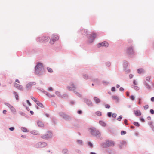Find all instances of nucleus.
Returning <instances> with one entry per match:
<instances>
[{
    "mask_svg": "<svg viewBox=\"0 0 154 154\" xmlns=\"http://www.w3.org/2000/svg\"><path fill=\"white\" fill-rule=\"evenodd\" d=\"M16 82L18 83H20V81H19V80L17 79L16 81H15Z\"/></svg>",
    "mask_w": 154,
    "mask_h": 154,
    "instance_id": "53",
    "label": "nucleus"
},
{
    "mask_svg": "<svg viewBox=\"0 0 154 154\" xmlns=\"http://www.w3.org/2000/svg\"><path fill=\"white\" fill-rule=\"evenodd\" d=\"M27 103L29 104V106H31V104L29 102V101L28 100H27Z\"/></svg>",
    "mask_w": 154,
    "mask_h": 154,
    "instance_id": "44",
    "label": "nucleus"
},
{
    "mask_svg": "<svg viewBox=\"0 0 154 154\" xmlns=\"http://www.w3.org/2000/svg\"><path fill=\"white\" fill-rule=\"evenodd\" d=\"M32 85L30 83H29L27 84L26 86V88L28 90L31 87Z\"/></svg>",
    "mask_w": 154,
    "mask_h": 154,
    "instance_id": "23",
    "label": "nucleus"
},
{
    "mask_svg": "<svg viewBox=\"0 0 154 154\" xmlns=\"http://www.w3.org/2000/svg\"><path fill=\"white\" fill-rule=\"evenodd\" d=\"M149 107V106L148 105H146L144 106V108L145 110L147 109Z\"/></svg>",
    "mask_w": 154,
    "mask_h": 154,
    "instance_id": "35",
    "label": "nucleus"
},
{
    "mask_svg": "<svg viewBox=\"0 0 154 154\" xmlns=\"http://www.w3.org/2000/svg\"><path fill=\"white\" fill-rule=\"evenodd\" d=\"M82 113V111L81 110H79L78 111V113L79 114H81Z\"/></svg>",
    "mask_w": 154,
    "mask_h": 154,
    "instance_id": "49",
    "label": "nucleus"
},
{
    "mask_svg": "<svg viewBox=\"0 0 154 154\" xmlns=\"http://www.w3.org/2000/svg\"><path fill=\"white\" fill-rule=\"evenodd\" d=\"M92 85L93 86L94 85V84H92Z\"/></svg>",
    "mask_w": 154,
    "mask_h": 154,
    "instance_id": "64",
    "label": "nucleus"
},
{
    "mask_svg": "<svg viewBox=\"0 0 154 154\" xmlns=\"http://www.w3.org/2000/svg\"><path fill=\"white\" fill-rule=\"evenodd\" d=\"M112 113L111 112H109L108 113V116L109 117H110L111 116Z\"/></svg>",
    "mask_w": 154,
    "mask_h": 154,
    "instance_id": "42",
    "label": "nucleus"
},
{
    "mask_svg": "<svg viewBox=\"0 0 154 154\" xmlns=\"http://www.w3.org/2000/svg\"><path fill=\"white\" fill-rule=\"evenodd\" d=\"M126 133V132L124 131H122L121 132V134L122 135H123L125 134Z\"/></svg>",
    "mask_w": 154,
    "mask_h": 154,
    "instance_id": "36",
    "label": "nucleus"
},
{
    "mask_svg": "<svg viewBox=\"0 0 154 154\" xmlns=\"http://www.w3.org/2000/svg\"><path fill=\"white\" fill-rule=\"evenodd\" d=\"M127 120L126 119H125L124 121V122L125 123L126 125H128V123H127Z\"/></svg>",
    "mask_w": 154,
    "mask_h": 154,
    "instance_id": "45",
    "label": "nucleus"
},
{
    "mask_svg": "<svg viewBox=\"0 0 154 154\" xmlns=\"http://www.w3.org/2000/svg\"><path fill=\"white\" fill-rule=\"evenodd\" d=\"M96 115H97V116H101L102 113L100 111H97L96 112Z\"/></svg>",
    "mask_w": 154,
    "mask_h": 154,
    "instance_id": "27",
    "label": "nucleus"
},
{
    "mask_svg": "<svg viewBox=\"0 0 154 154\" xmlns=\"http://www.w3.org/2000/svg\"><path fill=\"white\" fill-rule=\"evenodd\" d=\"M7 106L12 110L15 111V109L14 107L11 105L8 104Z\"/></svg>",
    "mask_w": 154,
    "mask_h": 154,
    "instance_id": "25",
    "label": "nucleus"
},
{
    "mask_svg": "<svg viewBox=\"0 0 154 154\" xmlns=\"http://www.w3.org/2000/svg\"><path fill=\"white\" fill-rule=\"evenodd\" d=\"M151 79L150 76H147L146 77L145 80L143 82L144 85L148 89H150L151 88L150 86L148 84V83L150 82L151 81Z\"/></svg>",
    "mask_w": 154,
    "mask_h": 154,
    "instance_id": "2",
    "label": "nucleus"
},
{
    "mask_svg": "<svg viewBox=\"0 0 154 154\" xmlns=\"http://www.w3.org/2000/svg\"><path fill=\"white\" fill-rule=\"evenodd\" d=\"M71 87H68V88L70 91H73L75 88L74 85L73 84H72L71 85Z\"/></svg>",
    "mask_w": 154,
    "mask_h": 154,
    "instance_id": "12",
    "label": "nucleus"
},
{
    "mask_svg": "<svg viewBox=\"0 0 154 154\" xmlns=\"http://www.w3.org/2000/svg\"><path fill=\"white\" fill-rule=\"evenodd\" d=\"M150 112L152 114H154V111L153 109H151L150 110Z\"/></svg>",
    "mask_w": 154,
    "mask_h": 154,
    "instance_id": "41",
    "label": "nucleus"
},
{
    "mask_svg": "<svg viewBox=\"0 0 154 154\" xmlns=\"http://www.w3.org/2000/svg\"><path fill=\"white\" fill-rule=\"evenodd\" d=\"M119 90L121 91H123L124 90V89L122 87H120V89H119Z\"/></svg>",
    "mask_w": 154,
    "mask_h": 154,
    "instance_id": "47",
    "label": "nucleus"
},
{
    "mask_svg": "<svg viewBox=\"0 0 154 154\" xmlns=\"http://www.w3.org/2000/svg\"><path fill=\"white\" fill-rule=\"evenodd\" d=\"M141 100V99L139 98V102H138V103H139V104H141V102H140V101Z\"/></svg>",
    "mask_w": 154,
    "mask_h": 154,
    "instance_id": "54",
    "label": "nucleus"
},
{
    "mask_svg": "<svg viewBox=\"0 0 154 154\" xmlns=\"http://www.w3.org/2000/svg\"><path fill=\"white\" fill-rule=\"evenodd\" d=\"M89 130L90 133L93 135L96 136L100 134L99 131L94 128H90Z\"/></svg>",
    "mask_w": 154,
    "mask_h": 154,
    "instance_id": "3",
    "label": "nucleus"
},
{
    "mask_svg": "<svg viewBox=\"0 0 154 154\" xmlns=\"http://www.w3.org/2000/svg\"><path fill=\"white\" fill-rule=\"evenodd\" d=\"M112 99L115 100L116 102H118L119 101V98L117 96H113L112 97Z\"/></svg>",
    "mask_w": 154,
    "mask_h": 154,
    "instance_id": "21",
    "label": "nucleus"
},
{
    "mask_svg": "<svg viewBox=\"0 0 154 154\" xmlns=\"http://www.w3.org/2000/svg\"><path fill=\"white\" fill-rule=\"evenodd\" d=\"M84 78L85 79H87L88 78V76L87 75H84Z\"/></svg>",
    "mask_w": 154,
    "mask_h": 154,
    "instance_id": "50",
    "label": "nucleus"
},
{
    "mask_svg": "<svg viewBox=\"0 0 154 154\" xmlns=\"http://www.w3.org/2000/svg\"><path fill=\"white\" fill-rule=\"evenodd\" d=\"M94 100L95 102L97 103H99L100 102V100L97 97H94Z\"/></svg>",
    "mask_w": 154,
    "mask_h": 154,
    "instance_id": "18",
    "label": "nucleus"
},
{
    "mask_svg": "<svg viewBox=\"0 0 154 154\" xmlns=\"http://www.w3.org/2000/svg\"><path fill=\"white\" fill-rule=\"evenodd\" d=\"M114 142L111 140H106L105 144H103V146L104 147H107L110 146H114Z\"/></svg>",
    "mask_w": 154,
    "mask_h": 154,
    "instance_id": "4",
    "label": "nucleus"
},
{
    "mask_svg": "<svg viewBox=\"0 0 154 154\" xmlns=\"http://www.w3.org/2000/svg\"><path fill=\"white\" fill-rule=\"evenodd\" d=\"M59 39V37L57 35L53 36L50 40V42L51 44H53L54 42L57 41Z\"/></svg>",
    "mask_w": 154,
    "mask_h": 154,
    "instance_id": "8",
    "label": "nucleus"
},
{
    "mask_svg": "<svg viewBox=\"0 0 154 154\" xmlns=\"http://www.w3.org/2000/svg\"><path fill=\"white\" fill-rule=\"evenodd\" d=\"M78 142L80 144H82V141L81 140L78 141Z\"/></svg>",
    "mask_w": 154,
    "mask_h": 154,
    "instance_id": "55",
    "label": "nucleus"
},
{
    "mask_svg": "<svg viewBox=\"0 0 154 154\" xmlns=\"http://www.w3.org/2000/svg\"><path fill=\"white\" fill-rule=\"evenodd\" d=\"M96 36V35L94 33H92L89 37V42L90 43L92 42Z\"/></svg>",
    "mask_w": 154,
    "mask_h": 154,
    "instance_id": "5",
    "label": "nucleus"
},
{
    "mask_svg": "<svg viewBox=\"0 0 154 154\" xmlns=\"http://www.w3.org/2000/svg\"><path fill=\"white\" fill-rule=\"evenodd\" d=\"M52 136V133L50 131H48L45 135L42 136L41 137L43 139H48L51 137Z\"/></svg>",
    "mask_w": 154,
    "mask_h": 154,
    "instance_id": "6",
    "label": "nucleus"
},
{
    "mask_svg": "<svg viewBox=\"0 0 154 154\" xmlns=\"http://www.w3.org/2000/svg\"><path fill=\"white\" fill-rule=\"evenodd\" d=\"M117 116V114L116 113H113L112 115V117L115 118Z\"/></svg>",
    "mask_w": 154,
    "mask_h": 154,
    "instance_id": "38",
    "label": "nucleus"
},
{
    "mask_svg": "<svg viewBox=\"0 0 154 154\" xmlns=\"http://www.w3.org/2000/svg\"><path fill=\"white\" fill-rule=\"evenodd\" d=\"M119 86H119V85H116V87H117V88H119Z\"/></svg>",
    "mask_w": 154,
    "mask_h": 154,
    "instance_id": "59",
    "label": "nucleus"
},
{
    "mask_svg": "<svg viewBox=\"0 0 154 154\" xmlns=\"http://www.w3.org/2000/svg\"><path fill=\"white\" fill-rule=\"evenodd\" d=\"M13 93L15 95V97L16 99L17 100H19V96L17 93L15 91H14Z\"/></svg>",
    "mask_w": 154,
    "mask_h": 154,
    "instance_id": "17",
    "label": "nucleus"
},
{
    "mask_svg": "<svg viewBox=\"0 0 154 154\" xmlns=\"http://www.w3.org/2000/svg\"><path fill=\"white\" fill-rule=\"evenodd\" d=\"M108 46L109 44L106 42H104L102 43H100L98 45V47H100L101 46L108 47Z\"/></svg>",
    "mask_w": 154,
    "mask_h": 154,
    "instance_id": "10",
    "label": "nucleus"
},
{
    "mask_svg": "<svg viewBox=\"0 0 154 154\" xmlns=\"http://www.w3.org/2000/svg\"><path fill=\"white\" fill-rule=\"evenodd\" d=\"M47 144L45 142H39L36 145V146L38 147H43L46 146Z\"/></svg>",
    "mask_w": 154,
    "mask_h": 154,
    "instance_id": "9",
    "label": "nucleus"
},
{
    "mask_svg": "<svg viewBox=\"0 0 154 154\" xmlns=\"http://www.w3.org/2000/svg\"><path fill=\"white\" fill-rule=\"evenodd\" d=\"M9 129L11 131H12L14 130V127H11L9 128Z\"/></svg>",
    "mask_w": 154,
    "mask_h": 154,
    "instance_id": "43",
    "label": "nucleus"
},
{
    "mask_svg": "<svg viewBox=\"0 0 154 154\" xmlns=\"http://www.w3.org/2000/svg\"><path fill=\"white\" fill-rule=\"evenodd\" d=\"M50 96L51 97H54V95H51Z\"/></svg>",
    "mask_w": 154,
    "mask_h": 154,
    "instance_id": "62",
    "label": "nucleus"
},
{
    "mask_svg": "<svg viewBox=\"0 0 154 154\" xmlns=\"http://www.w3.org/2000/svg\"><path fill=\"white\" fill-rule=\"evenodd\" d=\"M48 90L49 91H52L53 90V89L52 87H50L48 88Z\"/></svg>",
    "mask_w": 154,
    "mask_h": 154,
    "instance_id": "32",
    "label": "nucleus"
},
{
    "mask_svg": "<svg viewBox=\"0 0 154 154\" xmlns=\"http://www.w3.org/2000/svg\"><path fill=\"white\" fill-rule=\"evenodd\" d=\"M127 95L128 96H129V92H127Z\"/></svg>",
    "mask_w": 154,
    "mask_h": 154,
    "instance_id": "60",
    "label": "nucleus"
},
{
    "mask_svg": "<svg viewBox=\"0 0 154 154\" xmlns=\"http://www.w3.org/2000/svg\"><path fill=\"white\" fill-rule=\"evenodd\" d=\"M7 112V111L6 110H4L3 111V112L4 114H6Z\"/></svg>",
    "mask_w": 154,
    "mask_h": 154,
    "instance_id": "51",
    "label": "nucleus"
},
{
    "mask_svg": "<svg viewBox=\"0 0 154 154\" xmlns=\"http://www.w3.org/2000/svg\"><path fill=\"white\" fill-rule=\"evenodd\" d=\"M100 124L103 126H105L106 125V124L105 122L103 121H100L99 122Z\"/></svg>",
    "mask_w": 154,
    "mask_h": 154,
    "instance_id": "24",
    "label": "nucleus"
},
{
    "mask_svg": "<svg viewBox=\"0 0 154 154\" xmlns=\"http://www.w3.org/2000/svg\"><path fill=\"white\" fill-rule=\"evenodd\" d=\"M31 133L34 135H37L39 134V133L37 131H33L31 132Z\"/></svg>",
    "mask_w": 154,
    "mask_h": 154,
    "instance_id": "19",
    "label": "nucleus"
},
{
    "mask_svg": "<svg viewBox=\"0 0 154 154\" xmlns=\"http://www.w3.org/2000/svg\"><path fill=\"white\" fill-rule=\"evenodd\" d=\"M133 84L134 85H137V83L136 80H134L133 81Z\"/></svg>",
    "mask_w": 154,
    "mask_h": 154,
    "instance_id": "40",
    "label": "nucleus"
},
{
    "mask_svg": "<svg viewBox=\"0 0 154 154\" xmlns=\"http://www.w3.org/2000/svg\"><path fill=\"white\" fill-rule=\"evenodd\" d=\"M50 37H44L40 38L39 41L41 42H45L48 41Z\"/></svg>",
    "mask_w": 154,
    "mask_h": 154,
    "instance_id": "7",
    "label": "nucleus"
},
{
    "mask_svg": "<svg viewBox=\"0 0 154 154\" xmlns=\"http://www.w3.org/2000/svg\"><path fill=\"white\" fill-rule=\"evenodd\" d=\"M135 114L137 116H140L141 115V113L140 111L137 110L134 111Z\"/></svg>",
    "mask_w": 154,
    "mask_h": 154,
    "instance_id": "14",
    "label": "nucleus"
},
{
    "mask_svg": "<svg viewBox=\"0 0 154 154\" xmlns=\"http://www.w3.org/2000/svg\"><path fill=\"white\" fill-rule=\"evenodd\" d=\"M30 113L32 115H33V112L32 111H30Z\"/></svg>",
    "mask_w": 154,
    "mask_h": 154,
    "instance_id": "57",
    "label": "nucleus"
},
{
    "mask_svg": "<svg viewBox=\"0 0 154 154\" xmlns=\"http://www.w3.org/2000/svg\"><path fill=\"white\" fill-rule=\"evenodd\" d=\"M21 137H24V136L22 135V136H21Z\"/></svg>",
    "mask_w": 154,
    "mask_h": 154,
    "instance_id": "63",
    "label": "nucleus"
},
{
    "mask_svg": "<svg viewBox=\"0 0 154 154\" xmlns=\"http://www.w3.org/2000/svg\"><path fill=\"white\" fill-rule=\"evenodd\" d=\"M133 88L136 90H138L139 89V87L138 86H136V85H134V86Z\"/></svg>",
    "mask_w": 154,
    "mask_h": 154,
    "instance_id": "28",
    "label": "nucleus"
},
{
    "mask_svg": "<svg viewBox=\"0 0 154 154\" xmlns=\"http://www.w3.org/2000/svg\"><path fill=\"white\" fill-rule=\"evenodd\" d=\"M137 71L138 73L139 74L142 73L144 72V70L142 68L138 69L137 70Z\"/></svg>",
    "mask_w": 154,
    "mask_h": 154,
    "instance_id": "16",
    "label": "nucleus"
},
{
    "mask_svg": "<svg viewBox=\"0 0 154 154\" xmlns=\"http://www.w3.org/2000/svg\"><path fill=\"white\" fill-rule=\"evenodd\" d=\"M31 98L32 99V100L34 101L36 103L37 101H38V100H37L35 98L33 97H31Z\"/></svg>",
    "mask_w": 154,
    "mask_h": 154,
    "instance_id": "29",
    "label": "nucleus"
},
{
    "mask_svg": "<svg viewBox=\"0 0 154 154\" xmlns=\"http://www.w3.org/2000/svg\"><path fill=\"white\" fill-rule=\"evenodd\" d=\"M47 69L48 70V72H49L50 73H51L53 72V70L51 68H50V67H47Z\"/></svg>",
    "mask_w": 154,
    "mask_h": 154,
    "instance_id": "26",
    "label": "nucleus"
},
{
    "mask_svg": "<svg viewBox=\"0 0 154 154\" xmlns=\"http://www.w3.org/2000/svg\"><path fill=\"white\" fill-rule=\"evenodd\" d=\"M151 100L152 102H154V97H152L151 99Z\"/></svg>",
    "mask_w": 154,
    "mask_h": 154,
    "instance_id": "48",
    "label": "nucleus"
},
{
    "mask_svg": "<svg viewBox=\"0 0 154 154\" xmlns=\"http://www.w3.org/2000/svg\"><path fill=\"white\" fill-rule=\"evenodd\" d=\"M105 107L106 108H109L110 106L109 105L107 104L105 105Z\"/></svg>",
    "mask_w": 154,
    "mask_h": 154,
    "instance_id": "33",
    "label": "nucleus"
},
{
    "mask_svg": "<svg viewBox=\"0 0 154 154\" xmlns=\"http://www.w3.org/2000/svg\"><path fill=\"white\" fill-rule=\"evenodd\" d=\"M21 129L23 131L25 132H27L29 131L25 127H22L21 128Z\"/></svg>",
    "mask_w": 154,
    "mask_h": 154,
    "instance_id": "20",
    "label": "nucleus"
},
{
    "mask_svg": "<svg viewBox=\"0 0 154 154\" xmlns=\"http://www.w3.org/2000/svg\"><path fill=\"white\" fill-rule=\"evenodd\" d=\"M45 94L47 95V96H49L50 95V94H48V93L47 92L46 93H45Z\"/></svg>",
    "mask_w": 154,
    "mask_h": 154,
    "instance_id": "58",
    "label": "nucleus"
},
{
    "mask_svg": "<svg viewBox=\"0 0 154 154\" xmlns=\"http://www.w3.org/2000/svg\"><path fill=\"white\" fill-rule=\"evenodd\" d=\"M140 120L141 121L143 122H144V119H143V118H141L140 119Z\"/></svg>",
    "mask_w": 154,
    "mask_h": 154,
    "instance_id": "56",
    "label": "nucleus"
},
{
    "mask_svg": "<svg viewBox=\"0 0 154 154\" xmlns=\"http://www.w3.org/2000/svg\"><path fill=\"white\" fill-rule=\"evenodd\" d=\"M36 104H37L39 106L41 107H43V106L42 105V104L40 102L38 101H37V102L36 103Z\"/></svg>",
    "mask_w": 154,
    "mask_h": 154,
    "instance_id": "22",
    "label": "nucleus"
},
{
    "mask_svg": "<svg viewBox=\"0 0 154 154\" xmlns=\"http://www.w3.org/2000/svg\"><path fill=\"white\" fill-rule=\"evenodd\" d=\"M133 75L131 74H130L129 75V77H130V78H132L133 77Z\"/></svg>",
    "mask_w": 154,
    "mask_h": 154,
    "instance_id": "52",
    "label": "nucleus"
},
{
    "mask_svg": "<svg viewBox=\"0 0 154 154\" xmlns=\"http://www.w3.org/2000/svg\"><path fill=\"white\" fill-rule=\"evenodd\" d=\"M43 69L42 63H38L35 67V72L37 74H39Z\"/></svg>",
    "mask_w": 154,
    "mask_h": 154,
    "instance_id": "1",
    "label": "nucleus"
},
{
    "mask_svg": "<svg viewBox=\"0 0 154 154\" xmlns=\"http://www.w3.org/2000/svg\"><path fill=\"white\" fill-rule=\"evenodd\" d=\"M88 145L89 146H90L91 147H92L93 146V145L92 143L90 142H88Z\"/></svg>",
    "mask_w": 154,
    "mask_h": 154,
    "instance_id": "37",
    "label": "nucleus"
},
{
    "mask_svg": "<svg viewBox=\"0 0 154 154\" xmlns=\"http://www.w3.org/2000/svg\"><path fill=\"white\" fill-rule=\"evenodd\" d=\"M134 125L135 126H139L140 125L139 124V123L137 122H134Z\"/></svg>",
    "mask_w": 154,
    "mask_h": 154,
    "instance_id": "30",
    "label": "nucleus"
},
{
    "mask_svg": "<svg viewBox=\"0 0 154 154\" xmlns=\"http://www.w3.org/2000/svg\"><path fill=\"white\" fill-rule=\"evenodd\" d=\"M91 154H96V153L93 152H91L90 153Z\"/></svg>",
    "mask_w": 154,
    "mask_h": 154,
    "instance_id": "61",
    "label": "nucleus"
},
{
    "mask_svg": "<svg viewBox=\"0 0 154 154\" xmlns=\"http://www.w3.org/2000/svg\"><path fill=\"white\" fill-rule=\"evenodd\" d=\"M128 52L129 54H133V51L132 47H130L128 49Z\"/></svg>",
    "mask_w": 154,
    "mask_h": 154,
    "instance_id": "13",
    "label": "nucleus"
},
{
    "mask_svg": "<svg viewBox=\"0 0 154 154\" xmlns=\"http://www.w3.org/2000/svg\"><path fill=\"white\" fill-rule=\"evenodd\" d=\"M130 99L132 100H134L135 99L133 95H131L130 97Z\"/></svg>",
    "mask_w": 154,
    "mask_h": 154,
    "instance_id": "31",
    "label": "nucleus"
},
{
    "mask_svg": "<svg viewBox=\"0 0 154 154\" xmlns=\"http://www.w3.org/2000/svg\"><path fill=\"white\" fill-rule=\"evenodd\" d=\"M122 118V116H120L117 119V120L119 121H120L121 120Z\"/></svg>",
    "mask_w": 154,
    "mask_h": 154,
    "instance_id": "34",
    "label": "nucleus"
},
{
    "mask_svg": "<svg viewBox=\"0 0 154 154\" xmlns=\"http://www.w3.org/2000/svg\"><path fill=\"white\" fill-rule=\"evenodd\" d=\"M37 124L38 126L39 127H42L44 126V124L41 121H38Z\"/></svg>",
    "mask_w": 154,
    "mask_h": 154,
    "instance_id": "15",
    "label": "nucleus"
},
{
    "mask_svg": "<svg viewBox=\"0 0 154 154\" xmlns=\"http://www.w3.org/2000/svg\"><path fill=\"white\" fill-rule=\"evenodd\" d=\"M68 151L66 149H64L63 150V152L64 154H65L67 153Z\"/></svg>",
    "mask_w": 154,
    "mask_h": 154,
    "instance_id": "39",
    "label": "nucleus"
},
{
    "mask_svg": "<svg viewBox=\"0 0 154 154\" xmlns=\"http://www.w3.org/2000/svg\"><path fill=\"white\" fill-rule=\"evenodd\" d=\"M14 86L17 88V89L22 90H23V88L22 86L20 85L17 84V83H14Z\"/></svg>",
    "mask_w": 154,
    "mask_h": 154,
    "instance_id": "11",
    "label": "nucleus"
},
{
    "mask_svg": "<svg viewBox=\"0 0 154 154\" xmlns=\"http://www.w3.org/2000/svg\"><path fill=\"white\" fill-rule=\"evenodd\" d=\"M111 90L112 91H115V88L114 87H113L112 88Z\"/></svg>",
    "mask_w": 154,
    "mask_h": 154,
    "instance_id": "46",
    "label": "nucleus"
}]
</instances>
